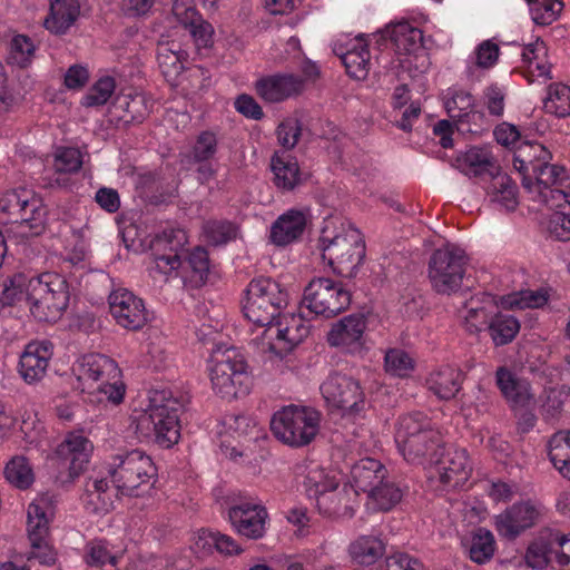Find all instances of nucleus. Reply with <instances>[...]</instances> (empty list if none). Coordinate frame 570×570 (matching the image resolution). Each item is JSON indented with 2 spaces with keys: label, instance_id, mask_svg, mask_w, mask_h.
Wrapping results in <instances>:
<instances>
[{
  "label": "nucleus",
  "instance_id": "nucleus-7",
  "mask_svg": "<svg viewBox=\"0 0 570 570\" xmlns=\"http://www.w3.org/2000/svg\"><path fill=\"white\" fill-rule=\"evenodd\" d=\"M288 302L287 292L269 277L252 279L245 289L243 312L245 317L262 327L271 325Z\"/></svg>",
  "mask_w": 570,
  "mask_h": 570
},
{
  "label": "nucleus",
  "instance_id": "nucleus-23",
  "mask_svg": "<svg viewBox=\"0 0 570 570\" xmlns=\"http://www.w3.org/2000/svg\"><path fill=\"white\" fill-rule=\"evenodd\" d=\"M438 463L439 480L446 489L463 487L472 473V463L465 449H449Z\"/></svg>",
  "mask_w": 570,
  "mask_h": 570
},
{
  "label": "nucleus",
  "instance_id": "nucleus-45",
  "mask_svg": "<svg viewBox=\"0 0 570 570\" xmlns=\"http://www.w3.org/2000/svg\"><path fill=\"white\" fill-rule=\"evenodd\" d=\"M304 493L308 499H318L322 495L335 492L338 481L323 468L315 465L308 469L303 481Z\"/></svg>",
  "mask_w": 570,
  "mask_h": 570
},
{
  "label": "nucleus",
  "instance_id": "nucleus-10",
  "mask_svg": "<svg viewBox=\"0 0 570 570\" xmlns=\"http://www.w3.org/2000/svg\"><path fill=\"white\" fill-rule=\"evenodd\" d=\"M2 214L9 216L6 224L16 225L21 237H29L43 230L47 212L32 190L20 187L2 195Z\"/></svg>",
  "mask_w": 570,
  "mask_h": 570
},
{
  "label": "nucleus",
  "instance_id": "nucleus-37",
  "mask_svg": "<svg viewBox=\"0 0 570 570\" xmlns=\"http://www.w3.org/2000/svg\"><path fill=\"white\" fill-rule=\"evenodd\" d=\"M347 552L353 563L370 567L384 556L385 544L377 535L361 534L351 541Z\"/></svg>",
  "mask_w": 570,
  "mask_h": 570
},
{
  "label": "nucleus",
  "instance_id": "nucleus-53",
  "mask_svg": "<svg viewBox=\"0 0 570 570\" xmlns=\"http://www.w3.org/2000/svg\"><path fill=\"white\" fill-rule=\"evenodd\" d=\"M7 481L18 489H27L33 481V473L24 458H14L4 470Z\"/></svg>",
  "mask_w": 570,
  "mask_h": 570
},
{
  "label": "nucleus",
  "instance_id": "nucleus-63",
  "mask_svg": "<svg viewBox=\"0 0 570 570\" xmlns=\"http://www.w3.org/2000/svg\"><path fill=\"white\" fill-rule=\"evenodd\" d=\"M499 46L492 40L482 41L474 51L475 65L483 69L493 67L499 58Z\"/></svg>",
  "mask_w": 570,
  "mask_h": 570
},
{
  "label": "nucleus",
  "instance_id": "nucleus-16",
  "mask_svg": "<svg viewBox=\"0 0 570 570\" xmlns=\"http://www.w3.org/2000/svg\"><path fill=\"white\" fill-rule=\"evenodd\" d=\"M263 331V351L284 356L309 334L303 315L284 314Z\"/></svg>",
  "mask_w": 570,
  "mask_h": 570
},
{
  "label": "nucleus",
  "instance_id": "nucleus-62",
  "mask_svg": "<svg viewBox=\"0 0 570 570\" xmlns=\"http://www.w3.org/2000/svg\"><path fill=\"white\" fill-rule=\"evenodd\" d=\"M31 551L28 559L38 560L42 566L51 567L57 561L56 550L47 542V537H39V540H30Z\"/></svg>",
  "mask_w": 570,
  "mask_h": 570
},
{
  "label": "nucleus",
  "instance_id": "nucleus-35",
  "mask_svg": "<svg viewBox=\"0 0 570 570\" xmlns=\"http://www.w3.org/2000/svg\"><path fill=\"white\" fill-rule=\"evenodd\" d=\"M521 56L524 76L529 82L551 79V63L548 60L547 46L542 40L537 39L524 46Z\"/></svg>",
  "mask_w": 570,
  "mask_h": 570
},
{
  "label": "nucleus",
  "instance_id": "nucleus-3",
  "mask_svg": "<svg viewBox=\"0 0 570 570\" xmlns=\"http://www.w3.org/2000/svg\"><path fill=\"white\" fill-rule=\"evenodd\" d=\"M180 401L169 390H154L147 410L137 419L136 432L141 440L163 448L176 444L180 436Z\"/></svg>",
  "mask_w": 570,
  "mask_h": 570
},
{
  "label": "nucleus",
  "instance_id": "nucleus-54",
  "mask_svg": "<svg viewBox=\"0 0 570 570\" xmlns=\"http://www.w3.org/2000/svg\"><path fill=\"white\" fill-rule=\"evenodd\" d=\"M115 80L111 77L100 78L82 97L81 104L85 107H97L105 105L115 91Z\"/></svg>",
  "mask_w": 570,
  "mask_h": 570
},
{
  "label": "nucleus",
  "instance_id": "nucleus-13",
  "mask_svg": "<svg viewBox=\"0 0 570 570\" xmlns=\"http://www.w3.org/2000/svg\"><path fill=\"white\" fill-rule=\"evenodd\" d=\"M187 235L180 228H167L156 236L153 243V262L149 275L158 282L166 283L171 277L183 276L181 254L187 245Z\"/></svg>",
  "mask_w": 570,
  "mask_h": 570
},
{
  "label": "nucleus",
  "instance_id": "nucleus-18",
  "mask_svg": "<svg viewBox=\"0 0 570 570\" xmlns=\"http://www.w3.org/2000/svg\"><path fill=\"white\" fill-rule=\"evenodd\" d=\"M108 301L116 323L126 330L138 331L149 321L144 301L126 288L111 292Z\"/></svg>",
  "mask_w": 570,
  "mask_h": 570
},
{
  "label": "nucleus",
  "instance_id": "nucleus-46",
  "mask_svg": "<svg viewBox=\"0 0 570 570\" xmlns=\"http://www.w3.org/2000/svg\"><path fill=\"white\" fill-rule=\"evenodd\" d=\"M551 533H553L552 529H544L539 533L538 538L529 544L524 560L530 568L543 569L553 560Z\"/></svg>",
  "mask_w": 570,
  "mask_h": 570
},
{
  "label": "nucleus",
  "instance_id": "nucleus-27",
  "mask_svg": "<svg viewBox=\"0 0 570 570\" xmlns=\"http://www.w3.org/2000/svg\"><path fill=\"white\" fill-rule=\"evenodd\" d=\"M305 80L293 73H277L264 77L256 82V91L267 102H279L299 95Z\"/></svg>",
  "mask_w": 570,
  "mask_h": 570
},
{
  "label": "nucleus",
  "instance_id": "nucleus-60",
  "mask_svg": "<svg viewBox=\"0 0 570 570\" xmlns=\"http://www.w3.org/2000/svg\"><path fill=\"white\" fill-rule=\"evenodd\" d=\"M566 208L556 209L557 212L551 216L548 224L550 236L560 242L570 240V219L568 218L570 212H566Z\"/></svg>",
  "mask_w": 570,
  "mask_h": 570
},
{
  "label": "nucleus",
  "instance_id": "nucleus-29",
  "mask_svg": "<svg viewBox=\"0 0 570 570\" xmlns=\"http://www.w3.org/2000/svg\"><path fill=\"white\" fill-rule=\"evenodd\" d=\"M495 381L504 399L513 407H528L534 401L530 383L518 377L507 367H499L495 372Z\"/></svg>",
  "mask_w": 570,
  "mask_h": 570
},
{
  "label": "nucleus",
  "instance_id": "nucleus-25",
  "mask_svg": "<svg viewBox=\"0 0 570 570\" xmlns=\"http://www.w3.org/2000/svg\"><path fill=\"white\" fill-rule=\"evenodd\" d=\"M173 13L189 32L198 49L209 48L213 45V26L203 19L188 0H176L173 4Z\"/></svg>",
  "mask_w": 570,
  "mask_h": 570
},
{
  "label": "nucleus",
  "instance_id": "nucleus-33",
  "mask_svg": "<svg viewBox=\"0 0 570 570\" xmlns=\"http://www.w3.org/2000/svg\"><path fill=\"white\" fill-rule=\"evenodd\" d=\"M444 107L452 119L459 124H476L483 114L475 109V99L462 88L451 87L444 94Z\"/></svg>",
  "mask_w": 570,
  "mask_h": 570
},
{
  "label": "nucleus",
  "instance_id": "nucleus-49",
  "mask_svg": "<svg viewBox=\"0 0 570 570\" xmlns=\"http://www.w3.org/2000/svg\"><path fill=\"white\" fill-rule=\"evenodd\" d=\"M546 112L563 118L570 116V86L551 83L543 100Z\"/></svg>",
  "mask_w": 570,
  "mask_h": 570
},
{
  "label": "nucleus",
  "instance_id": "nucleus-36",
  "mask_svg": "<svg viewBox=\"0 0 570 570\" xmlns=\"http://www.w3.org/2000/svg\"><path fill=\"white\" fill-rule=\"evenodd\" d=\"M334 52L341 58L347 73L355 79H365L370 70V50L362 40L351 41L348 48L343 50L335 43Z\"/></svg>",
  "mask_w": 570,
  "mask_h": 570
},
{
  "label": "nucleus",
  "instance_id": "nucleus-11",
  "mask_svg": "<svg viewBox=\"0 0 570 570\" xmlns=\"http://www.w3.org/2000/svg\"><path fill=\"white\" fill-rule=\"evenodd\" d=\"M30 286V313L40 322H55L69 302L66 281L57 274L32 276Z\"/></svg>",
  "mask_w": 570,
  "mask_h": 570
},
{
  "label": "nucleus",
  "instance_id": "nucleus-28",
  "mask_svg": "<svg viewBox=\"0 0 570 570\" xmlns=\"http://www.w3.org/2000/svg\"><path fill=\"white\" fill-rule=\"evenodd\" d=\"M498 309L494 297L490 294H478L465 302L459 311L464 328L475 334L489 326V323Z\"/></svg>",
  "mask_w": 570,
  "mask_h": 570
},
{
  "label": "nucleus",
  "instance_id": "nucleus-59",
  "mask_svg": "<svg viewBox=\"0 0 570 570\" xmlns=\"http://www.w3.org/2000/svg\"><path fill=\"white\" fill-rule=\"evenodd\" d=\"M187 266L191 271V277L196 283H204L209 272L208 253L203 247H196L187 257Z\"/></svg>",
  "mask_w": 570,
  "mask_h": 570
},
{
  "label": "nucleus",
  "instance_id": "nucleus-48",
  "mask_svg": "<svg viewBox=\"0 0 570 570\" xmlns=\"http://www.w3.org/2000/svg\"><path fill=\"white\" fill-rule=\"evenodd\" d=\"M495 346L510 343L520 330L518 320L508 314H494L488 326Z\"/></svg>",
  "mask_w": 570,
  "mask_h": 570
},
{
  "label": "nucleus",
  "instance_id": "nucleus-58",
  "mask_svg": "<svg viewBox=\"0 0 570 570\" xmlns=\"http://www.w3.org/2000/svg\"><path fill=\"white\" fill-rule=\"evenodd\" d=\"M317 509L325 518L333 520H348L355 511V504L350 501H317Z\"/></svg>",
  "mask_w": 570,
  "mask_h": 570
},
{
  "label": "nucleus",
  "instance_id": "nucleus-38",
  "mask_svg": "<svg viewBox=\"0 0 570 570\" xmlns=\"http://www.w3.org/2000/svg\"><path fill=\"white\" fill-rule=\"evenodd\" d=\"M194 543L196 549L204 553L216 551L225 557H233L243 552L242 547L233 537L209 529L199 530Z\"/></svg>",
  "mask_w": 570,
  "mask_h": 570
},
{
  "label": "nucleus",
  "instance_id": "nucleus-61",
  "mask_svg": "<svg viewBox=\"0 0 570 570\" xmlns=\"http://www.w3.org/2000/svg\"><path fill=\"white\" fill-rule=\"evenodd\" d=\"M302 132V126L298 119L288 118L279 124L277 127L278 142L286 149H292L298 142Z\"/></svg>",
  "mask_w": 570,
  "mask_h": 570
},
{
  "label": "nucleus",
  "instance_id": "nucleus-42",
  "mask_svg": "<svg viewBox=\"0 0 570 570\" xmlns=\"http://www.w3.org/2000/svg\"><path fill=\"white\" fill-rule=\"evenodd\" d=\"M55 517L52 501H32L27 509V532L29 540L48 537Z\"/></svg>",
  "mask_w": 570,
  "mask_h": 570
},
{
  "label": "nucleus",
  "instance_id": "nucleus-43",
  "mask_svg": "<svg viewBox=\"0 0 570 570\" xmlns=\"http://www.w3.org/2000/svg\"><path fill=\"white\" fill-rule=\"evenodd\" d=\"M114 108L125 125L140 124L149 115L150 104L144 94L136 92L118 97Z\"/></svg>",
  "mask_w": 570,
  "mask_h": 570
},
{
  "label": "nucleus",
  "instance_id": "nucleus-41",
  "mask_svg": "<svg viewBox=\"0 0 570 570\" xmlns=\"http://www.w3.org/2000/svg\"><path fill=\"white\" fill-rule=\"evenodd\" d=\"M387 32L399 55H412L422 50L423 33L410 22L401 21L392 24Z\"/></svg>",
  "mask_w": 570,
  "mask_h": 570
},
{
  "label": "nucleus",
  "instance_id": "nucleus-4",
  "mask_svg": "<svg viewBox=\"0 0 570 570\" xmlns=\"http://www.w3.org/2000/svg\"><path fill=\"white\" fill-rule=\"evenodd\" d=\"M441 441L439 430L424 413L413 412L399 419L395 442L406 461L420 463L426 460L433 463Z\"/></svg>",
  "mask_w": 570,
  "mask_h": 570
},
{
  "label": "nucleus",
  "instance_id": "nucleus-44",
  "mask_svg": "<svg viewBox=\"0 0 570 570\" xmlns=\"http://www.w3.org/2000/svg\"><path fill=\"white\" fill-rule=\"evenodd\" d=\"M274 184L283 190H293L301 183V171L297 161L285 155L275 154L271 160Z\"/></svg>",
  "mask_w": 570,
  "mask_h": 570
},
{
  "label": "nucleus",
  "instance_id": "nucleus-34",
  "mask_svg": "<svg viewBox=\"0 0 570 570\" xmlns=\"http://www.w3.org/2000/svg\"><path fill=\"white\" fill-rule=\"evenodd\" d=\"M464 374L461 370L444 365L430 373L425 384L438 399L449 401L460 392Z\"/></svg>",
  "mask_w": 570,
  "mask_h": 570
},
{
  "label": "nucleus",
  "instance_id": "nucleus-8",
  "mask_svg": "<svg viewBox=\"0 0 570 570\" xmlns=\"http://www.w3.org/2000/svg\"><path fill=\"white\" fill-rule=\"evenodd\" d=\"M75 372L83 390L98 391L115 404L122 401L125 385L120 381L121 372L110 357L97 353L83 355L78 361Z\"/></svg>",
  "mask_w": 570,
  "mask_h": 570
},
{
  "label": "nucleus",
  "instance_id": "nucleus-40",
  "mask_svg": "<svg viewBox=\"0 0 570 570\" xmlns=\"http://www.w3.org/2000/svg\"><path fill=\"white\" fill-rule=\"evenodd\" d=\"M471 561L478 564L488 563L497 551L493 533L485 528L471 531L462 542Z\"/></svg>",
  "mask_w": 570,
  "mask_h": 570
},
{
  "label": "nucleus",
  "instance_id": "nucleus-15",
  "mask_svg": "<svg viewBox=\"0 0 570 570\" xmlns=\"http://www.w3.org/2000/svg\"><path fill=\"white\" fill-rule=\"evenodd\" d=\"M321 393L328 407L341 411L342 416H361L367 405L360 382L345 374L330 375L321 385Z\"/></svg>",
  "mask_w": 570,
  "mask_h": 570
},
{
  "label": "nucleus",
  "instance_id": "nucleus-24",
  "mask_svg": "<svg viewBox=\"0 0 570 570\" xmlns=\"http://www.w3.org/2000/svg\"><path fill=\"white\" fill-rule=\"evenodd\" d=\"M82 166V154L75 147H58L53 154V171L41 177L46 188H67L70 186L68 175L77 173Z\"/></svg>",
  "mask_w": 570,
  "mask_h": 570
},
{
  "label": "nucleus",
  "instance_id": "nucleus-30",
  "mask_svg": "<svg viewBox=\"0 0 570 570\" xmlns=\"http://www.w3.org/2000/svg\"><path fill=\"white\" fill-rule=\"evenodd\" d=\"M456 168L466 176L488 180L500 169L492 153L487 148L472 147L455 159Z\"/></svg>",
  "mask_w": 570,
  "mask_h": 570
},
{
  "label": "nucleus",
  "instance_id": "nucleus-52",
  "mask_svg": "<svg viewBox=\"0 0 570 570\" xmlns=\"http://www.w3.org/2000/svg\"><path fill=\"white\" fill-rule=\"evenodd\" d=\"M385 371L397 377H406L414 370V360L401 348H391L384 357Z\"/></svg>",
  "mask_w": 570,
  "mask_h": 570
},
{
  "label": "nucleus",
  "instance_id": "nucleus-47",
  "mask_svg": "<svg viewBox=\"0 0 570 570\" xmlns=\"http://www.w3.org/2000/svg\"><path fill=\"white\" fill-rule=\"evenodd\" d=\"M490 185L487 187L488 193L491 195L492 200L502 205L505 209L512 210L515 208L517 202V186L500 169L489 178Z\"/></svg>",
  "mask_w": 570,
  "mask_h": 570
},
{
  "label": "nucleus",
  "instance_id": "nucleus-51",
  "mask_svg": "<svg viewBox=\"0 0 570 570\" xmlns=\"http://www.w3.org/2000/svg\"><path fill=\"white\" fill-rule=\"evenodd\" d=\"M33 53L35 46L31 39L23 35H17L10 41L7 63L24 68L31 62Z\"/></svg>",
  "mask_w": 570,
  "mask_h": 570
},
{
  "label": "nucleus",
  "instance_id": "nucleus-19",
  "mask_svg": "<svg viewBox=\"0 0 570 570\" xmlns=\"http://www.w3.org/2000/svg\"><path fill=\"white\" fill-rule=\"evenodd\" d=\"M228 521L236 533L257 540L265 535L268 513L264 505L252 501H240L227 512Z\"/></svg>",
  "mask_w": 570,
  "mask_h": 570
},
{
  "label": "nucleus",
  "instance_id": "nucleus-39",
  "mask_svg": "<svg viewBox=\"0 0 570 570\" xmlns=\"http://www.w3.org/2000/svg\"><path fill=\"white\" fill-rule=\"evenodd\" d=\"M78 0H50V12L45 19V27L51 33L63 35L79 16Z\"/></svg>",
  "mask_w": 570,
  "mask_h": 570
},
{
  "label": "nucleus",
  "instance_id": "nucleus-12",
  "mask_svg": "<svg viewBox=\"0 0 570 570\" xmlns=\"http://www.w3.org/2000/svg\"><path fill=\"white\" fill-rule=\"evenodd\" d=\"M469 257L464 249L446 244L435 249L429 261L428 276L438 294L450 295L462 286Z\"/></svg>",
  "mask_w": 570,
  "mask_h": 570
},
{
  "label": "nucleus",
  "instance_id": "nucleus-5",
  "mask_svg": "<svg viewBox=\"0 0 570 570\" xmlns=\"http://www.w3.org/2000/svg\"><path fill=\"white\" fill-rule=\"evenodd\" d=\"M208 372L213 390L222 397L235 399L248 393L247 365L236 347L219 345L213 350Z\"/></svg>",
  "mask_w": 570,
  "mask_h": 570
},
{
  "label": "nucleus",
  "instance_id": "nucleus-17",
  "mask_svg": "<svg viewBox=\"0 0 570 570\" xmlns=\"http://www.w3.org/2000/svg\"><path fill=\"white\" fill-rule=\"evenodd\" d=\"M116 460L118 463L115 464L111 476L122 495H130V491L156 475L151 458L140 450L118 454Z\"/></svg>",
  "mask_w": 570,
  "mask_h": 570
},
{
  "label": "nucleus",
  "instance_id": "nucleus-32",
  "mask_svg": "<svg viewBox=\"0 0 570 570\" xmlns=\"http://www.w3.org/2000/svg\"><path fill=\"white\" fill-rule=\"evenodd\" d=\"M306 224L305 212L288 209L273 223L269 238L277 246H286L303 235Z\"/></svg>",
  "mask_w": 570,
  "mask_h": 570
},
{
  "label": "nucleus",
  "instance_id": "nucleus-55",
  "mask_svg": "<svg viewBox=\"0 0 570 570\" xmlns=\"http://www.w3.org/2000/svg\"><path fill=\"white\" fill-rule=\"evenodd\" d=\"M217 151V138L212 131H202L191 148L189 157L194 163H206L212 159Z\"/></svg>",
  "mask_w": 570,
  "mask_h": 570
},
{
  "label": "nucleus",
  "instance_id": "nucleus-64",
  "mask_svg": "<svg viewBox=\"0 0 570 570\" xmlns=\"http://www.w3.org/2000/svg\"><path fill=\"white\" fill-rule=\"evenodd\" d=\"M547 302L548 293L543 289H539L520 292L509 304L518 308H539L546 305Z\"/></svg>",
  "mask_w": 570,
  "mask_h": 570
},
{
  "label": "nucleus",
  "instance_id": "nucleus-2",
  "mask_svg": "<svg viewBox=\"0 0 570 570\" xmlns=\"http://www.w3.org/2000/svg\"><path fill=\"white\" fill-rule=\"evenodd\" d=\"M322 257L343 277H354L365 257V243L361 232L350 224L335 225L327 220L318 239Z\"/></svg>",
  "mask_w": 570,
  "mask_h": 570
},
{
  "label": "nucleus",
  "instance_id": "nucleus-21",
  "mask_svg": "<svg viewBox=\"0 0 570 570\" xmlns=\"http://www.w3.org/2000/svg\"><path fill=\"white\" fill-rule=\"evenodd\" d=\"M32 276L23 273L14 274L3 283L2 288V320H13L10 328L13 330L12 337H17L22 331L20 305L30 301V286L29 282Z\"/></svg>",
  "mask_w": 570,
  "mask_h": 570
},
{
  "label": "nucleus",
  "instance_id": "nucleus-31",
  "mask_svg": "<svg viewBox=\"0 0 570 570\" xmlns=\"http://www.w3.org/2000/svg\"><path fill=\"white\" fill-rule=\"evenodd\" d=\"M365 328V317L361 314H352L333 325L327 341L332 346H342L354 351L361 346Z\"/></svg>",
  "mask_w": 570,
  "mask_h": 570
},
{
  "label": "nucleus",
  "instance_id": "nucleus-56",
  "mask_svg": "<svg viewBox=\"0 0 570 570\" xmlns=\"http://www.w3.org/2000/svg\"><path fill=\"white\" fill-rule=\"evenodd\" d=\"M204 233L213 245H222L236 236V226L226 220H209L204 225Z\"/></svg>",
  "mask_w": 570,
  "mask_h": 570
},
{
  "label": "nucleus",
  "instance_id": "nucleus-20",
  "mask_svg": "<svg viewBox=\"0 0 570 570\" xmlns=\"http://www.w3.org/2000/svg\"><path fill=\"white\" fill-rule=\"evenodd\" d=\"M541 517V511L531 501H518L494 517V528L500 537L514 540L532 528Z\"/></svg>",
  "mask_w": 570,
  "mask_h": 570
},
{
  "label": "nucleus",
  "instance_id": "nucleus-50",
  "mask_svg": "<svg viewBox=\"0 0 570 570\" xmlns=\"http://www.w3.org/2000/svg\"><path fill=\"white\" fill-rule=\"evenodd\" d=\"M530 7V13L534 23L548 26L554 22L562 9L561 0H527Z\"/></svg>",
  "mask_w": 570,
  "mask_h": 570
},
{
  "label": "nucleus",
  "instance_id": "nucleus-1",
  "mask_svg": "<svg viewBox=\"0 0 570 570\" xmlns=\"http://www.w3.org/2000/svg\"><path fill=\"white\" fill-rule=\"evenodd\" d=\"M551 153L539 142H523L513 155V168L534 202L551 209L570 208V183L564 167L550 164Z\"/></svg>",
  "mask_w": 570,
  "mask_h": 570
},
{
  "label": "nucleus",
  "instance_id": "nucleus-6",
  "mask_svg": "<svg viewBox=\"0 0 570 570\" xmlns=\"http://www.w3.org/2000/svg\"><path fill=\"white\" fill-rule=\"evenodd\" d=\"M385 476L386 469L380 461L372 458L362 459L353 465L352 481L343 487L338 495L365 494L367 499H402L411 494L409 487L384 481Z\"/></svg>",
  "mask_w": 570,
  "mask_h": 570
},
{
  "label": "nucleus",
  "instance_id": "nucleus-57",
  "mask_svg": "<svg viewBox=\"0 0 570 570\" xmlns=\"http://www.w3.org/2000/svg\"><path fill=\"white\" fill-rule=\"evenodd\" d=\"M85 561L90 567H102L107 563L117 564V557L111 554L104 541H91L86 546Z\"/></svg>",
  "mask_w": 570,
  "mask_h": 570
},
{
  "label": "nucleus",
  "instance_id": "nucleus-9",
  "mask_svg": "<svg viewBox=\"0 0 570 570\" xmlns=\"http://www.w3.org/2000/svg\"><path fill=\"white\" fill-rule=\"evenodd\" d=\"M320 421V413L314 409L291 404L274 413L271 430L284 444L301 448L315 439Z\"/></svg>",
  "mask_w": 570,
  "mask_h": 570
},
{
  "label": "nucleus",
  "instance_id": "nucleus-22",
  "mask_svg": "<svg viewBox=\"0 0 570 570\" xmlns=\"http://www.w3.org/2000/svg\"><path fill=\"white\" fill-rule=\"evenodd\" d=\"M92 443L82 433L70 432L57 446L56 456L68 469V480L78 478L86 469L92 453Z\"/></svg>",
  "mask_w": 570,
  "mask_h": 570
},
{
  "label": "nucleus",
  "instance_id": "nucleus-14",
  "mask_svg": "<svg viewBox=\"0 0 570 570\" xmlns=\"http://www.w3.org/2000/svg\"><path fill=\"white\" fill-rule=\"evenodd\" d=\"M351 304V294L342 283L328 277H314L304 288L302 308L308 313L333 317Z\"/></svg>",
  "mask_w": 570,
  "mask_h": 570
},
{
  "label": "nucleus",
  "instance_id": "nucleus-26",
  "mask_svg": "<svg viewBox=\"0 0 570 570\" xmlns=\"http://www.w3.org/2000/svg\"><path fill=\"white\" fill-rule=\"evenodd\" d=\"M53 354L51 342L36 341L29 343L19 361V373L27 383L40 381L47 371L49 361Z\"/></svg>",
  "mask_w": 570,
  "mask_h": 570
}]
</instances>
